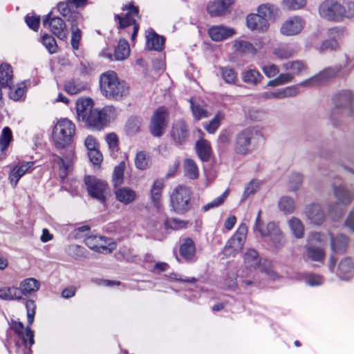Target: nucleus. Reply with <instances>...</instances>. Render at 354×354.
Returning a JSON list of instances; mask_svg holds the SVG:
<instances>
[{
	"label": "nucleus",
	"mask_w": 354,
	"mask_h": 354,
	"mask_svg": "<svg viewBox=\"0 0 354 354\" xmlns=\"http://www.w3.org/2000/svg\"><path fill=\"white\" fill-rule=\"evenodd\" d=\"M65 91L70 95H76L86 88V84L80 80L71 79L64 84Z\"/></svg>",
	"instance_id": "nucleus-41"
},
{
	"label": "nucleus",
	"mask_w": 354,
	"mask_h": 354,
	"mask_svg": "<svg viewBox=\"0 0 354 354\" xmlns=\"http://www.w3.org/2000/svg\"><path fill=\"white\" fill-rule=\"evenodd\" d=\"M126 9L128 10V12L124 17L115 15V19L118 21L120 28H124L131 25H133L131 39L134 41L139 30V26L136 23V19L134 18L135 16L138 17V8L130 3L126 6Z\"/></svg>",
	"instance_id": "nucleus-13"
},
{
	"label": "nucleus",
	"mask_w": 354,
	"mask_h": 354,
	"mask_svg": "<svg viewBox=\"0 0 354 354\" xmlns=\"http://www.w3.org/2000/svg\"><path fill=\"white\" fill-rule=\"evenodd\" d=\"M115 199L123 205H127L133 203L137 198V193L129 187H122L115 191Z\"/></svg>",
	"instance_id": "nucleus-26"
},
{
	"label": "nucleus",
	"mask_w": 354,
	"mask_h": 354,
	"mask_svg": "<svg viewBox=\"0 0 354 354\" xmlns=\"http://www.w3.org/2000/svg\"><path fill=\"white\" fill-rule=\"evenodd\" d=\"M337 275L342 280H348L354 275V266L351 259L345 258L340 261Z\"/></svg>",
	"instance_id": "nucleus-31"
},
{
	"label": "nucleus",
	"mask_w": 354,
	"mask_h": 354,
	"mask_svg": "<svg viewBox=\"0 0 354 354\" xmlns=\"http://www.w3.org/2000/svg\"><path fill=\"white\" fill-rule=\"evenodd\" d=\"M42 43L50 53L53 54L57 51L56 41L52 35H44L42 37Z\"/></svg>",
	"instance_id": "nucleus-64"
},
{
	"label": "nucleus",
	"mask_w": 354,
	"mask_h": 354,
	"mask_svg": "<svg viewBox=\"0 0 354 354\" xmlns=\"http://www.w3.org/2000/svg\"><path fill=\"white\" fill-rule=\"evenodd\" d=\"M81 22H76L71 24V44L73 50H76L79 48V44L82 38V31L78 26Z\"/></svg>",
	"instance_id": "nucleus-49"
},
{
	"label": "nucleus",
	"mask_w": 354,
	"mask_h": 354,
	"mask_svg": "<svg viewBox=\"0 0 354 354\" xmlns=\"http://www.w3.org/2000/svg\"><path fill=\"white\" fill-rule=\"evenodd\" d=\"M305 214L310 222L315 225L322 224L325 218V214L318 203H312L307 205Z\"/></svg>",
	"instance_id": "nucleus-24"
},
{
	"label": "nucleus",
	"mask_w": 354,
	"mask_h": 354,
	"mask_svg": "<svg viewBox=\"0 0 354 354\" xmlns=\"http://www.w3.org/2000/svg\"><path fill=\"white\" fill-rule=\"evenodd\" d=\"M223 118L224 114L221 111L217 112L214 118L205 127V130L209 133H214L218 129Z\"/></svg>",
	"instance_id": "nucleus-56"
},
{
	"label": "nucleus",
	"mask_w": 354,
	"mask_h": 354,
	"mask_svg": "<svg viewBox=\"0 0 354 354\" xmlns=\"http://www.w3.org/2000/svg\"><path fill=\"white\" fill-rule=\"evenodd\" d=\"M248 227L245 223L239 225L236 232L227 241L223 253L225 257H234L241 252L246 239Z\"/></svg>",
	"instance_id": "nucleus-5"
},
{
	"label": "nucleus",
	"mask_w": 354,
	"mask_h": 354,
	"mask_svg": "<svg viewBox=\"0 0 354 354\" xmlns=\"http://www.w3.org/2000/svg\"><path fill=\"white\" fill-rule=\"evenodd\" d=\"M191 192L190 189L183 185L178 186L170 197L172 209L178 214H183L190 207Z\"/></svg>",
	"instance_id": "nucleus-4"
},
{
	"label": "nucleus",
	"mask_w": 354,
	"mask_h": 354,
	"mask_svg": "<svg viewBox=\"0 0 354 354\" xmlns=\"http://www.w3.org/2000/svg\"><path fill=\"white\" fill-rule=\"evenodd\" d=\"M303 176L300 174H292L290 176L287 184L288 189L290 192H297L302 185Z\"/></svg>",
	"instance_id": "nucleus-53"
},
{
	"label": "nucleus",
	"mask_w": 354,
	"mask_h": 354,
	"mask_svg": "<svg viewBox=\"0 0 354 354\" xmlns=\"http://www.w3.org/2000/svg\"><path fill=\"white\" fill-rule=\"evenodd\" d=\"M170 135L176 145H182L185 143L189 135L188 125L185 121H175L172 124Z\"/></svg>",
	"instance_id": "nucleus-17"
},
{
	"label": "nucleus",
	"mask_w": 354,
	"mask_h": 354,
	"mask_svg": "<svg viewBox=\"0 0 354 354\" xmlns=\"http://www.w3.org/2000/svg\"><path fill=\"white\" fill-rule=\"evenodd\" d=\"M57 8L59 14L70 22V24L82 21L80 14L71 6L68 1L59 2Z\"/></svg>",
	"instance_id": "nucleus-22"
},
{
	"label": "nucleus",
	"mask_w": 354,
	"mask_h": 354,
	"mask_svg": "<svg viewBox=\"0 0 354 354\" xmlns=\"http://www.w3.org/2000/svg\"><path fill=\"white\" fill-rule=\"evenodd\" d=\"M233 49L239 53L254 55L257 53V49L253 44L246 40L236 39L233 44Z\"/></svg>",
	"instance_id": "nucleus-37"
},
{
	"label": "nucleus",
	"mask_w": 354,
	"mask_h": 354,
	"mask_svg": "<svg viewBox=\"0 0 354 354\" xmlns=\"http://www.w3.org/2000/svg\"><path fill=\"white\" fill-rule=\"evenodd\" d=\"M208 35L214 41H221L235 35V30L226 26H213L208 30Z\"/></svg>",
	"instance_id": "nucleus-21"
},
{
	"label": "nucleus",
	"mask_w": 354,
	"mask_h": 354,
	"mask_svg": "<svg viewBox=\"0 0 354 354\" xmlns=\"http://www.w3.org/2000/svg\"><path fill=\"white\" fill-rule=\"evenodd\" d=\"M12 140V134L10 129L6 127L3 129L0 138V159L4 157V151Z\"/></svg>",
	"instance_id": "nucleus-46"
},
{
	"label": "nucleus",
	"mask_w": 354,
	"mask_h": 354,
	"mask_svg": "<svg viewBox=\"0 0 354 354\" xmlns=\"http://www.w3.org/2000/svg\"><path fill=\"white\" fill-rule=\"evenodd\" d=\"M43 25L50 29L53 35L60 39H66L68 35L66 24L59 17H53L49 12L43 19Z\"/></svg>",
	"instance_id": "nucleus-14"
},
{
	"label": "nucleus",
	"mask_w": 354,
	"mask_h": 354,
	"mask_svg": "<svg viewBox=\"0 0 354 354\" xmlns=\"http://www.w3.org/2000/svg\"><path fill=\"white\" fill-rule=\"evenodd\" d=\"M192 114L196 120H199L203 118L209 117V114L205 109L200 104H195L192 99L189 100Z\"/></svg>",
	"instance_id": "nucleus-60"
},
{
	"label": "nucleus",
	"mask_w": 354,
	"mask_h": 354,
	"mask_svg": "<svg viewBox=\"0 0 354 354\" xmlns=\"http://www.w3.org/2000/svg\"><path fill=\"white\" fill-rule=\"evenodd\" d=\"M334 196L337 200V204L328 207V212L333 219H337L341 216L342 210L337 207L338 205H347L353 198L352 194L342 186L333 187Z\"/></svg>",
	"instance_id": "nucleus-10"
},
{
	"label": "nucleus",
	"mask_w": 354,
	"mask_h": 354,
	"mask_svg": "<svg viewBox=\"0 0 354 354\" xmlns=\"http://www.w3.org/2000/svg\"><path fill=\"white\" fill-rule=\"evenodd\" d=\"M248 28L251 30L264 32L268 30L269 24L257 13L250 14L246 17Z\"/></svg>",
	"instance_id": "nucleus-27"
},
{
	"label": "nucleus",
	"mask_w": 354,
	"mask_h": 354,
	"mask_svg": "<svg viewBox=\"0 0 354 354\" xmlns=\"http://www.w3.org/2000/svg\"><path fill=\"white\" fill-rule=\"evenodd\" d=\"M75 133V126L66 118L59 120L53 130V140L58 148L70 145Z\"/></svg>",
	"instance_id": "nucleus-2"
},
{
	"label": "nucleus",
	"mask_w": 354,
	"mask_h": 354,
	"mask_svg": "<svg viewBox=\"0 0 354 354\" xmlns=\"http://www.w3.org/2000/svg\"><path fill=\"white\" fill-rule=\"evenodd\" d=\"M306 21L300 16H292L285 20L280 27V33L285 36H295L301 32Z\"/></svg>",
	"instance_id": "nucleus-16"
},
{
	"label": "nucleus",
	"mask_w": 354,
	"mask_h": 354,
	"mask_svg": "<svg viewBox=\"0 0 354 354\" xmlns=\"http://www.w3.org/2000/svg\"><path fill=\"white\" fill-rule=\"evenodd\" d=\"M352 94L349 91H344L335 97V106L331 111V120H336L337 115H350L353 112L351 106Z\"/></svg>",
	"instance_id": "nucleus-8"
},
{
	"label": "nucleus",
	"mask_w": 354,
	"mask_h": 354,
	"mask_svg": "<svg viewBox=\"0 0 354 354\" xmlns=\"http://www.w3.org/2000/svg\"><path fill=\"white\" fill-rule=\"evenodd\" d=\"M196 152L202 161H208L211 157L212 149L210 143L204 139L198 140L196 143Z\"/></svg>",
	"instance_id": "nucleus-35"
},
{
	"label": "nucleus",
	"mask_w": 354,
	"mask_h": 354,
	"mask_svg": "<svg viewBox=\"0 0 354 354\" xmlns=\"http://www.w3.org/2000/svg\"><path fill=\"white\" fill-rule=\"evenodd\" d=\"M185 176L192 180L198 178L199 171L196 163L190 158H186L183 162Z\"/></svg>",
	"instance_id": "nucleus-42"
},
{
	"label": "nucleus",
	"mask_w": 354,
	"mask_h": 354,
	"mask_svg": "<svg viewBox=\"0 0 354 354\" xmlns=\"http://www.w3.org/2000/svg\"><path fill=\"white\" fill-rule=\"evenodd\" d=\"M130 54V48L125 39H120L117 47L115 49L114 57L117 61L126 59Z\"/></svg>",
	"instance_id": "nucleus-43"
},
{
	"label": "nucleus",
	"mask_w": 354,
	"mask_h": 354,
	"mask_svg": "<svg viewBox=\"0 0 354 354\" xmlns=\"http://www.w3.org/2000/svg\"><path fill=\"white\" fill-rule=\"evenodd\" d=\"M12 70L7 64L0 66V86L2 88L10 87L12 85Z\"/></svg>",
	"instance_id": "nucleus-36"
},
{
	"label": "nucleus",
	"mask_w": 354,
	"mask_h": 354,
	"mask_svg": "<svg viewBox=\"0 0 354 354\" xmlns=\"http://www.w3.org/2000/svg\"><path fill=\"white\" fill-rule=\"evenodd\" d=\"M230 0H214L207 6V11L212 17H220L229 12Z\"/></svg>",
	"instance_id": "nucleus-23"
},
{
	"label": "nucleus",
	"mask_w": 354,
	"mask_h": 354,
	"mask_svg": "<svg viewBox=\"0 0 354 354\" xmlns=\"http://www.w3.org/2000/svg\"><path fill=\"white\" fill-rule=\"evenodd\" d=\"M84 242L90 249L99 253L109 254L115 248V243L102 236H87L84 239Z\"/></svg>",
	"instance_id": "nucleus-12"
},
{
	"label": "nucleus",
	"mask_w": 354,
	"mask_h": 354,
	"mask_svg": "<svg viewBox=\"0 0 354 354\" xmlns=\"http://www.w3.org/2000/svg\"><path fill=\"white\" fill-rule=\"evenodd\" d=\"M124 169L125 162L124 161L120 162L118 165L115 167L112 176V182L115 187H117L123 183Z\"/></svg>",
	"instance_id": "nucleus-48"
},
{
	"label": "nucleus",
	"mask_w": 354,
	"mask_h": 354,
	"mask_svg": "<svg viewBox=\"0 0 354 354\" xmlns=\"http://www.w3.org/2000/svg\"><path fill=\"white\" fill-rule=\"evenodd\" d=\"M254 128H247L239 133L235 139L234 151L240 155H246L251 151V142L257 134Z\"/></svg>",
	"instance_id": "nucleus-6"
},
{
	"label": "nucleus",
	"mask_w": 354,
	"mask_h": 354,
	"mask_svg": "<svg viewBox=\"0 0 354 354\" xmlns=\"http://www.w3.org/2000/svg\"><path fill=\"white\" fill-rule=\"evenodd\" d=\"M326 236L324 234L311 232L307 238L306 245H321L323 247L326 244Z\"/></svg>",
	"instance_id": "nucleus-55"
},
{
	"label": "nucleus",
	"mask_w": 354,
	"mask_h": 354,
	"mask_svg": "<svg viewBox=\"0 0 354 354\" xmlns=\"http://www.w3.org/2000/svg\"><path fill=\"white\" fill-rule=\"evenodd\" d=\"M260 183L258 180H251L245 187L241 201H245L250 196L254 194L259 188Z\"/></svg>",
	"instance_id": "nucleus-62"
},
{
	"label": "nucleus",
	"mask_w": 354,
	"mask_h": 354,
	"mask_svg": "<svg viewBox=\"0 0 354 354\" xmlns=\"http://www.w3.org/2000/svg\"><path fill=\"white\" fill-rule=\"evenodd\" d=\"M341 70L340 66L330 67L324 69L317 74L320 83L330 80V79L336 77Z\"/></svg>",
	"instance_id": "nucleus-50"
},
{
	"label": "nucleus",
	"mask_w": 354,
	"mask_h": 354,
	"mask_svg": "<svg viewBox=\"0 0 354 354\" xmlns=\"http://www.w3.org/2000/svg\"><path fill=\"white\" fill-rule=\"evenodd\" d=\"M261 262V259L255 250L249 249L243 254V263L246 269L250 271L257 269Z\"/></svg>",
	"instance_id": "nucleus-32"
},
{
	"label": "nucleus",
	"mask_w": 354,
	"mask_h": 354,
	"mask_svg": "<svg viewBox=\"0 0 354 354\" xmlns=\"http://www.w3.org/2000/svg\"><path fill=\"white\" fill-rule=\"evenodd\" d=\"M241 78L245 83L256 86L263 77L257 69H248L241 73Z\"/></svg>",
	"instance_id": "nucleus-40"
},
{
	"label": "nucleus",
	"mask_w": 354,
	"mask_h": 354,
	"mask_svg": "<svg viewBox=\"0 0 354 354\" xmlns=\"http://www.w3.org/2000/svg\"><path fill=\"white\" fill-rule=\"evenodd\" d=\"M339 48V44L338 41L334 38H330L323 41L318 48V50L319 52H324L326 50H336Z\"/></svg>",
	"instance_id": "nucleus-61"
},
{
	"label": "nucleus",
	"mask_w": 354,
	"mask_h": 354,
	"mask_svg": "<svg viewBox=\"0 0 354 354\" xmlns=\"http://www.w3.org/2000/svg\"><path fill=\"white\" fill-rule=\"evenodd\" d=\"M88 194L101 203H105L108 185L106 182L95 176H88L84 178Z\"/></svg>",
	"instance_id": "nucleus-7"
},
{
	"label": "nucleus",
	"mask_w": 354,
	"mask_h": 354,
	"mask_svg": "<svg viewBox=\"0 0 354 354\" xmlns=\"http://www.w3.org/2000/svg\"><path fill=\"white\" fill-rule=\"evenodd\" d=\"M159 221H162L166 229H171L174 230H181L186 228L188 222L179 218H167V215L162 211V213H158Z\"/></svg>",
	"instance_id": "nucleus-30"
},
{
	"label": "nucleus",
	"mask_w": 354,
	"mask_h": 354,
	"mask_svg": "<svg viewBox=\"0 0 354 354\" xmlns=\"http://www.w3.org/2000/svg\"><path fill=\"white\" fill-rule=\"evenodd\" d=\"M262 236H270L274 246L281 248L286 242L284 236L279 227L274 223L270 222L266 226H261L257 230Z\"/></svg>",
	"instance_id": "nucleus-15"
},
{
	"label": "nucleus",
	"mask_w": 354,
	"mask_h": 354,
	"mask_svg": "<svg viewBox=\"0 0 354 354\" xmlns=\"http://www.w3.org/2000/svg\"><path fill=\"white\" fill-rule=\"evenodd\" d=\"M33 162H21L12 167L8 175V179L12 187H16L19 179L26 173L33 170Z\"/></svg>",
	"instance_id": "nucleus-18"
},
{
	"label": "nucleus",
	"mask_w": 354,
	"mask_h": 354,
	"mask_svg": "<svg viewBox=\"0 0 354 354\" xmlns=\"http://www.w3.org/2000/svg\"><path fill=\"white\" fill-rule=\"evenodd\" d=\"M282 66L284 70L290 71L295 74L299 73L305 68L304 64L299 60L288 62Z\"/></svg>",
	"instance_id": "nucleus-59"
},
{
	"label": "nucleus",
	"mask_w": 354,
	"mask_h": 354,
	"mask_svg": "<svg viewBox=\"0 0 354 354\" xmlns=\"http://www.w3.org/2000/svg\"><path fill=\"white\" fill-rule=\"evenodd\" d=\"M288 226L296 239H301L304 235V226L297 217H292L288 221Z\"/></svg>",
	"instance_id": "nucleus-44"
},
{
	"label": "nucleus",
	"mask_w": 354,
	"mask_h": 354,
	"mask_svg": "<svg viewBox=\"0 0 354 354\" xmlns=\"http://www.w3.org/2000/svg\"><path fill=\"white\" fill-rule=\"evenodd\" d=\"M306 257L312 261L323 262L325 259V251L324 247L321 245H306Z\"/></svg>",
	"instance_id": "nucleus-34"
},
{
	"label": "nucleus",
	"mask_w": 354,
	"mask_h": 354,
	"mask_svg": "<svg viewBox=\"0 0 354 354\" xmlns=\"http://www.w3.org/2000/svg\"><path fill=\"white\" fill-rule=\"evenodd\" d=\"M93 103L91 99H80L76 102V111L78 120L84 121L93 109Z\"/></svg>",
	"instance_id": "nucleus-29"
},
{
	"label": "nucleus",
	"mask_w": 354,
	"mask_h": 354,
	"mask_svg": "<svg viewBox=\"0 0 354 354\" xmlns=\"http://www.w3.org/2000/svg\"><path fill=\"white\" fill-rule=\"evenodd\" d=\"M164 42V38L155 32H149L147 35V46L149 50H162Z\"/></svg>",
	"instance_id": "nucleus-39"
},
{
	"label": "nucleus",
	"mask_w": 354,
	"mask_h": 354,
	"mask_svg": "<svg viewBox=\"0 0 354 354\" xmlns=\"http://www.w3.org/2000/svg\"><path fill=\"white\" fill-rule=\"evenodd\" d=\"M11 328L22 339L24 344L28 340L30 346L34 344V333L29 327L24 328L21 322H13Z\"/></svg>",
	"instance_id": "nucleus-28"
},
{
	"label": "nucleus",
	"mask_w": 354,
	"mask_h": 354,
	"mask_svg": "<svg viewBox=\"0 0 354 354\" xmlns=\"http://www.w3.org/2000/svg\"><path fill=\"white\" fill-rule=\"evenodd\" d=\"M167 111L164 106L158 107L151 116L149 131L154 137H161L167 127Z\"/></svg>",
	"instance_id": "nucleus-9"
},
{
	"label": "nucleus",
	"mask_w": 354,
	"mask_h": 354,
	"mask_svg": "<svg viewBox=\"0 0 354 354\" xmlns=\"http://www.w3.org/2000/svg\"><path fill=\"white\" fill-rule=\"evenodd\" d=\"M73 151L70 150L68 155L64 158L59 157L57 155L53 156V160L59 166V177L64 180L68 174V170L73 163Z\"/></svg>",
	"instance_id": "nucleus-25"
},
{
	"label": "nucleus",
	"mask_w": 354,
	"mask_h": 354,
	"mask_svg": "<svg viewBox=\"0 0 354 354\" xmlns=\"http://www.w3.org/2000/svg\"><path fill=\"white\" fill-rule=\"evenodd\" d=\"M229 195V189H226L221 196L214 199L212 201L207 203L203 207L204 212L209 211L211 209L216 208L222 205Z\"/></svg>",
	"instance_id": "nucleus-57"
},
{
	"label": "nucleus",
	"mask_w": 354,
	"mask_h": 354,
	"mask_svg": "<svg viewBox=\"0 0 354 354\" xmlns=\"http://www.w3.org/2000/svg\"><path fill=\"white\" fill-rule=\"evenodd\" d=\"M277 11V8L271 3H263L257 8V14L268 22Z\"/></svg>",
	"instance_id": "nucleus-47"
},
{
	"label": "nucleus",
	"mask_w": 354,
	"mask_h": 354,
	"mask_svg": "<svg viewBox=\"0 0 354 354\" xmlns=\"http://www.w3.org/2000/svg\"><path fill=\"white\" fill-rule=\"evenodd\" d=\"M100 86L102 94L109 100H120L129 93L128 84L120 80L115 72L109 71L100 77Z\"/></svg>",
	"instance_id": "nucleus-1"
},
{
	"label": "nucleus",
	"mask_w": 354,
	"mask_h": 354,
	"mask_svg": "<svg viewBox=\"0 0 354 354\" xmlns=\"http://www.w3.org/2000/svg\"><path fill=\"white\" fill-rule=\"evenodd\" d=\"M135 165L140 170H145L150 166L149 156L145 151H139L135 157Z\"/></svg>",
	"instance_id": "nucleus-51"
},
{
	"label": "nucleus",
	"mask_w": 354,
	"mask_h": 354,
	"mask_svg": "<svg viewBox=\"0 0 354 354\" xmlns=\"http://www.w3.org/2000/svg\"><path fill=\"white\" fill-rule=\"evenodd\" d=\"M20 287L22 290V293L26 296L32 292H37L40 287V283L35 278H28L23 280L20 283Z\"/></svg>",
	"instance_id": "nucleus-45"
},
{
	"label": "nucleus",
	"mask_w": 354,
	"mask_h": 354,
	"mask_svg": "<svg viewBox=\"0 0 354 354\" xmlns=\"http://www.w3.org/2000/svg\"><path fill=\"white\" fill-rule=\"evenodd\" d=\"M219 69L223 80L227 84H233L236 82L238 80L237 74L232 68L221 67Z\"/></svg>",
	"instance_id": "nucleus-54"
},
{
	"label": "nucleus",
	"mask_w": 354,
	"mask_h": 354,
	"mask_svg": "<svg viewBox=\"0 0 354 354\" xmlns=\"http://www.w3.org/2000/svg\"><path fill=\"white\" fill-rule=\"evenodd\" d=\"M273 54L279 59H288L294 54V50L288 46H279L273 50Z\"/></svg>",
	"instance_id": "nucleus-63"
},
{
	"label": "nucleus",
	"mask_w": 354,
	"mask_h": 354,
	"mask_svg": "<svg viewBox=\"0 0 354 354\" xmlns=\"http://www.w3.org/2000/svg\"><path fill=\"white\" fill-rule=\"evenodd\" d=\"M278 206L285 214H292L295 210V201L290 197L283 196L279 199Z\"/></svg>",
	"instance_id": "nucleus-52"
},
{
	"label": "nucleus",
	"mask_w": 354,
	"mask_h": 354,
	"mask_svg": "<svg viewBox=\"0 0 354 354\" xmlns=\"http://www.w3.org/2000/svg\"><path fill=\"white\" fill-rule=\"evenodd\" d=\"M115 115V107L107 106L101 110L93 109L83 122L88 128L101 131L106 126L107 122L111 119H113Z\"/></svg>",
	"instance_id": "nucleus-3"
},
{
	"label": "nucleus",
	"mask_w": 354,
	"mask_h": 354,
	"mask_svg": "<svg viewBox=\"0 0 354 354\" xmlns=\"http://www.w3.org/2000/svg\"><path fill=\"white\" fill-rule=\"evenodd\" d=\"M348 239L346 236L339 234L335 237L331 236L330 248L333 253L339 254L344 252L348 245Z\"/></svg>",
	"instance_id": "nucleus-38"
},
{
	"label": "nucleus",
	"mask_w": 354,
	"mask_h": 354,
	"mask_svg": "<svg viewBox=\"0 0 354 354\" xmlns=\"http://www.w3.org/2000/svg\"><path fill=\"white\" fill-rule=\"evenodd\" d=\"M299 93V89L297 86H291L272 91L263 92L260 94V97L263 100L283 99L294 97Z\"/></svg>",
	"instance_id": "nucleus-19"
},
{
	"label": "nucleus",
	"mask_w": 354,
	"mask_h": 354,
	"mask_svg": "<svg viewBox=\"0 0 354 354\" xmlns=\"http://www.w3.org/2000/svg\"><path fill=\"white\" fill-rule=\"evenodd\" d=\"M342 5L333 0H326L319 6V15L330 21L339 22L342 19Z\"/></svg>",
	"instance_id": "nucleus-11"
},
{
	"label": "nucleus",
	"mask_w": 354,
	"mask_h": 354,
	"mask_svg": "<svg viewBox=\"0 0 354 354\" xmlns=\"http://www.w3.org/2000/svg\"><path fill=\"white\" fill-rule=\"evenodd\" d=\"M164 187L163 180L161 179H156L150 189V198L151 201L156 209L157 214L162 213V205L161 202L162 191Z\"/></svg>",
	"instance_id": "nucleus-20"
},
{
	"label": "nucleus",
	"mask_w": 354,
	"mask_h": 354,
	"mask_svg": "<svg viewBox=\"0 0 354 354\" xmlns=\"http://www.w3.org/2000/svg\"><path fill=\"white\" fill-rule=\"evenodd\" d=\"M180 255L187 261L196 260V246L194 241L186 239L180 248Z\"/></svg>",
	"instance_id": "nucleus-33"
},
{
	"label": "nucleus",
	"mask_w": 354,
	"mask_h": 354,
	"mask_svg": "<svg viewBox=\"0 0 354 354\" xmlns=\"http://www.w3.org/2000/svg\"><path fill=\"white\" fill-rule=\"evenodd\" d=\"M306 3V0H283L281 6L283 9L296 10L304 8Z\"/></svg>",
	"instance_id": "nucleus-58"
}]
</instances>
